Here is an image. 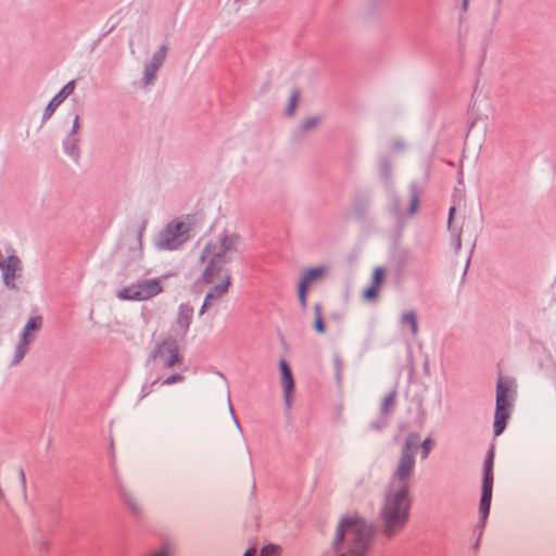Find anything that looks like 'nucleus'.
Wrapping results in <instances>:
<instances>
[{"label": "nucleus", "mask_w": 556, "mask_h": 556, "mask_svg": "<svg viewBox=\"0 0 556 556\" xmlns=\"http://www.w3.org/2000/svg\"><path fill=\"white\" fill-rule=\"evenodd\" d=\"M240 242L241 238L237 232L225 229L204 245L200 256L201 263L205 266L202 280L213 287L205 295L200 314L228 292L230 273L224 265L238 252Z\"/></svg>", "instance_id": "obj_1"}, {"label": "nucleus", "mask_w": 556, "mask_h": 556, "mask_svg": "<svg viewBox=\"0 0 556 556\" xmlns=\"http://www.w3.org/2000/svg\"><path fill=\"white\" fill-rule=\"evenodd\" d=\"M409 509V488L404 484L389 485L379 507V520L386 536L393 538L405 528Z\"/></svg>", "instance_id": "obj_2"}, {"label": "nucleus", "mask_w": 556, "mask_h": 556, "mask_svg": "<svg viewBox=\"0 0 556 556\" xmlns=\"http://www.w3.org/2000/svg\"><path fill=\"white\" fill-rule=\"evenodd\" d=\"M198 225L195 215H184L170 220L157 235L156 248L176 250L190 237V231Z\"/></svg>", "instance_id": "obj_3"}, {"label": "nucleus", "mask_w": 556, "mask_h": 556, "mask_svg": "<svg viewBox=\"0 0 556 556\" xmlns=\"http://www.w3.org/2000/svg\"><path fill=\"white\" fill-rule=\"evenodd\" d=\"M419 442L420 435L417 432H412L406 437L394 467L392 481L389 485L404 484L409 488L408 482L415 472V453L419 447Z\"/></svg>", "instance_id": "obj_4"}, {"label": "nucleus", "mask_w": 556, "mask_h": 556, "mask_svg": "<svg viewBox=\"0 0 556 556\" xmlns=\"http://www.w3.org/2000/svg\"><path fill=\"white\" fill-rule=\"evenodd\" d=\"M43 318L41 315L30 316L18 334V341L13 350L8 353L7 362L10 366H15L22 362L29 345L35 341L37 333L41 330Z\"/></svg>", "instance_id": "obj_5"}, {"label": "nucleus", "mask_w": 556, "mask_h": 556, "mask_svg": "<svg viewBox=\"0 0 556 556\" xmlns=\"http://www.w3.org/2000/svg\"><path fill=\"white\" fill-rule=\"evenodd\" d=\"M163 278L137 280L117 290L116 296L121 301H148L163 291Z\"/></svg>", "instance_id": "obj_6"}, {"label": "nucleus", "mask_w": 556, "mask_h": 556, "mask_svg": "<svg viewBox=\"0 0 556 556\" xmlns=\"http://www.w3.org/2000/svg\"><path fill=\"white\" fill-rule=\"evenodd\" d=\"M513 383L508 379L500 378L496 386V408L494 416V434L503 433L509 417L510 394Z\"/></svg>", "instance_id": "obj_7"}, {"label": "nucleus", "mask_w": 556, "mask_h": 556, "mask_svg": "<svg viewBox=\"0 0 556 556\" xmlns=\"http://www.w3.org/2000/svg\"><path fill=\"white\" fill-rule=\"evenodd\" d=\"M149 359L155 367L172 368L181 363V356L176 340L165 339L155 344L150 352Z\"/></svg>", "instance_id": "obj_8"}, {"label": "nucleus", "mask_w": 556, "mask_h": 556, "mask_svg": "<svg viewBox=\"0 0 556 556\" xmlns=\"http://www.w3.org/2000/svg\"><path fill=\"white\" fill-rule=\"evenodd\" d=\"M0 269L5 286L10 289H16L15 278L22 270V263L11 248H5L3 252L0 250Z\"/></svg>", "instance_id": "obj_9"}, {"label": "nucleus", "mask_w": 556, "mask_h": 556, "mask_svg": "<svg viewBox=\"0 0 556 556\" xmlns=\"http://www.w3.org/2000/svg\"><path fill=\"white\" fill-rule=\"evenodd\" d=\"M493 459L494 453L490 451L484 462V478L482 483V495L480 500V511L485 518L490 510L493 485Z\"/></svg>", "instance_id": "obj_10"}, {"label": "nucleus", "mask_w": 556, "mask_h": 556, "mask_svg": "<svg viewBox=\"0 0 556 556\" xmlns=\"http://www.w3.org/2000/svg\"><path fill=\"white\" fill-rule=\"evenodd\" d=\"M168 52V47L166 45L161 46L152 55L148 64L144 66L143 72V86L151 85L154 79L156 72L163 65Z\"/></svg>", "instance_id": "obj_11"}, {"label": "nucleus", "mask_w": 556, "mask_h": 556, "mask_svg": "<svg viewBox=\"0 0 556 556\" xmlns=\"http://www.w3.org/2000/svg\"><path fill=\"white\" fill-rule=\"evenodd\" d=\"M279 368H280V372H281V380H280L281 387L285 392L286 402L289 405L291 392L294 388L292 372H291V369H290L288 363L285 359H281L279 362Z\"/></svg>", "instance_id": "obj_12"}, {"label": "nucleus", "mask_w": 556, "mask_h": 556, "mask_svg": "<svg viewBox=\"0 0 556 556\" xmlns=\"http://www.w3.org/2000/svg\"><path fill=\"white\" fill-rule=\"evenodd\" d=\"M326 274L327 268L325 266L307 268L304 270L299 283L306 288H309L312 283L325 277Z\"/></svg>", "instance_id": "obj_13"}, {"label": "nucleus", "mask_w": 556, "mask_h": 556, "mask_svg": "<svg viewBox=\"0 0 556 556\" xmlns=\"http://www.w3.org/2000/svg\"><path fill=\"white\" fill-rule=\"evenodd\" d=\"M193 316L192 307L188 305H181L177 316V327L180 332H186L191 324Z\"/></svg>", "instance_id": "obj_14"}, {"label": "nucleus", "mask_w": 556, "mask_h": 556, "mask_svg": "<svg viewBox=\"0 0 556 556\" xmlns=\"http://www.w3.org/2000/svg\"><path fill=\"white\" fill-rule=\"evenodd\" d=\"M64 101L63 98H60V93H56L51 101L48 103L43 111V119L50 118L54 111L61 105V103Z\"/></svg>", "instance_id": "obj_15"}, {"label": "nucleus", "mask_w": 556, "mask_h": 556, "mask_svg": "<svg viewBox=\"0 0 556 556\" xmlns=\"http://www.w3.org/2000/svg\"><path fill=\"white\" fill-rule=\"evenodd\" d=\"M401 320L404 325L409 326L412 333L416 336L418 333L417 317L414 312H408L402 315Z\"/></svg>", "instance_id": "obj_16"}, {"label": "nucleus", "mask_w": 556, "mask_h": 556, "mask_svg": "<svg viewBox=\"0 0 556 556\" xmlns=\"http://www.w3.org/2000/svg\"><path fill=\"white\" fill-rule=\"evenodd\" d=\"M386 280V270L382 267H376L372 271L371 283L376 287H381Z\"/></svg>", "instance_id": "obj_17"}, {"label": "nucleus", "mask_w": 556, "mask_h": 556, "mask_svg": "<svg viewBox=\"0 0 556 556\" xmlns=\"http://www.w3.org/2000/svg\"><path fill=\"white\" fill-rule=\"evenodd\" d=\"M379 289H380L379 287L370 285L368 288H366L363 291V295H362L363 300L367 301V302L376 301L379 296Z\"/></svg>", "instance_id": "obj_18"}, {"label": "nucleus", "mask_w": 556, "mask_h": 556, "mask_svg": "<svg viewBox=\"0 0 556 556\" xmlns=\"http://www.w3.org/2000/svg\"><path fill=\"white\" fill-rule=\"evenodd\" d=\"M379 289H380L379 287L370 285L368 288H366L363 291V295H362L363 300L367 301V302L376 301L379 296Z\"/></svg>", "instance_id": "obj_19"}, {"label": "nucleus", "mask_w": 556, "mask_h": 556, "mask_svg": "<svg viewBox=\"0 0 556 556\" xmlns=\"http://www.w3.org/2000/svg\"><path fill=\"white\" fill-rule=\"evenodd\" d=\"M419 446L421 447V458L426 459L434 446V441L431 438H427L419 442Z\"/></svg>", "instance_id": "obj_20"}, {"label": "nucleus", "mask_w": 556, "mask_h": 556, "mask_svg": "<svg viewBox=\"0 0 556 556\" xmlns=\"http://www.w3.org/2000/svg\"><path fill=\"white\" fill-rule=\"evenodd\" d=\"M307 290H308V288L299 283L298 295H299L300 304L303 308H306V306H307Z\"/></svg>", "instance_id": "obj_21"}, {"label": "nucleus", "mask_w": 556, "mask_h": 556, "mask_svg": "<svg viewBox=\"0 0 556 556\" xmlns=\"http://www.w3.org/2000/svg\"><path fill=\"white\" fill-rule=\"evenodd\" d=\"M75 90V81L71 80L68 81L58 93H60V98H63L64 100L71 96Z\"/></svg>", "instance_id": "obj_22"}, {"label": "nucleus", "mask_w": 556, "mask_h": 556, "mask_svg": "<svg viewBox=\"0 0 556 556\" xmlns=\"http://www.w3.org/2000/svg\"><path fill=\"white\" fill-rule=\"evenodd\" d=\"M184 380H185V377L182 375L174 374V375H170V376L166 377L162 381V386H169V384H174V383H181Z\"/></svg>", "instance_id": "obj_23"}, {"label": "nucleus", "mask_w": 556, "mask_h": 556, "mask_svg": "<svg viewBox=\"0 0 556 556\" xmlns=\"http://www.w3.org/2000/svg\"><path fill=\"white\" fill-rule=\"evenodd\" d=\"M279 547L276 545H266L261 549L260 556H278Z\"/></svg>", "instance_id": "obj_24"}, {"label": "nucleus", "mask_w": 556, "mask_h": 556, "mask_svg": "<svg viewBox=\"0 0 556 556\" xmlns=\"http://www.w3.org/2000/svg\"><path fill=\"white\" fill-rule=\"evenodd\" d=\"M319 123V118L318 117H308L306 118L303 124H302V128L304 130H308V129H312L314 127H316Z\"/></svg>", "instance_id": "obj_25"}, {"label": "nucleus", "mask_w": 556, "mask_h": 556, "mask_svg": "<svg viewBox=\"0 0 556 556\" xmlns=\"http://www.w3.org/2000/svg\"><path fill=\"white\" fill-rule=\"evenodd\" d=\"M17 475H18L22 492H23V494L25 496L26 495V476H25L24 469L20 467L17 469Z\"/></svg>", "instance_id": "obj_26"}, {"label": "nucleus", "mask_w": 556, "mask_h": 556, "mask_svg": "<svg viewBox=\"0 0 556 556\" xmlns=\"http://www.w3.org/2000/svg\"><path fill=\"white\" fill-rule=\"evenodd\" d=\"M127 504L135 514H139L141 511V505L136 498H128Z\"/></svg>", "instance_id": "obj_27"}, {"label": "nucleus", "mask_w": 556, "mask_h": 556, "mask_svg": "<svg viewBox=\"0 0 556 556\" xmlns=\"http://www.w3.org/2000/svg\"><path fill=\"white\" fill-rule=\"evenodd\" d=\"M314 329L318 333H324L325 332V324H324L323 317H315Z\"/></svg>", "instance_id": "obj_28"}, {"label": "nucleus", "mask_w": 556, "mask_h": 556, "mask_svg": "<svg viewBox=\"0 0 556 556\" xmlns=\"http://www.w3.org/2000/svg\"><path fill=\"white\" fill-rule=\"evenodd\" d=\"M500 15H501V8L500 5L497 4L496 7H494L490 13V18H491V23L492 25H494L498 18H500Z\"/></svg>", "instance_id": "obj_29"}, {"label": "nucleus", "mask_w": 556, "mask_h": 556, "mask_svg": "<svg viewBox=\"0 0 556 556\" xmlns=\"http://www.w3.org/2000/svg\"><path fill=\"white\" fill-rule=\"evenodd\" d=\"M296 102H298V93L296 92H293L290 97V100H289V105H288V113L289 114H292L295 110V106H296Z\"/></svg>", "instance_id": "obj_30"}, {"label": "nucleus", "mask_w": 556, "mask_h": 556, "mask_svg": "<svg viewBox=\"0 0 556 556\" xmlns=\"http://www.w3.org/2000/svg\"><path fill=\"white\" fill-rule=\"evenodd\" d=\"M418 208V199L416 195H413L412 199H410V206H409V210L407 212V216H412L416 213Z\"/></svg>", "instance_id": "obj_31"}, {"label": "nucleus", "mask_w": 556, "mask_h": 556, "mask_svg": "<svg viewBox=\"0 0 556 556\" xmlns=\"http://www.w3.org/2000/svg\"><path fill=\"white\" fill-rule=\"evenodd\" d=\"M395 402V393H391L388 396H386L383 401V409L387 410L389 407H392Z\"/></svg>", "instance_id": "obj_32"}, {"label": "nucleus", "mask_w": 556, "mask_h": 556, "mask_svg": "<svg viewBox=\"0 0 556 556\" xmlns=\"http://www.w3.org/2000/svg\"><path fill=\"white\" fill-rule=\"evenodd\" d=\"M79 130V116L76 115L75 118H74V122H73V127H72V131L74 134L78 132Z\"/></svg>", "instance_id": "obj_33"}, {"label": "nucleus", "mask_w": 556, "mask_h": 556, "mask_svg": "<svg viewBox=\"0 0 556 556\" xmlns=\"http://www.w3.org/2000/svg\"><path fill=\"white\" fill-rule=\"evenodd\" d=\"M315 317H321V305L319 303L314 305Z\"/></svg>", "instance_id": "obj_34"}, {"label": "nucleus", "mask_w": 556, "mask_h": 556, "mask_svg": "<svg viewBox=\"0 0 556 556\" xmlns=\"http://www.w3.org/2000/svg\"><path fill=\"white\" fill-rule=\"evenodd\" d=\"M146 229V223H143L140 227V230H139V233H138V238H139V242L141 243V237H142V233Z\"/></svg>", "instance_id": "obj_35"}, {"label": "nucleus", "mask_w": 556, "mask_h": 556, "mask_svg": "<svg viewBox=\"0 0 556 556\" xmlns=\"http://www.w3.org/2000/svg\"><path fill=\"white\" fill-rule=\"evenodd\" d=\"M255 555V549L254 548H251V549H248L243 556H254Z\"/></svg>", "instance_id": "obj_36"}, {"label": "nucleus", "mask_w": 556, "mask_h": 556, "mask_svg": "<svg viewBox=\"0 0 556 556\" xmlns=\"http://www.w3.org/2000/svg\"><path fill=\"white\" fill-rule=\"evenodd\" d=\"M455 213V207H451L450 208V217H448V225H451V220H452V217H453V214Z\"/></svg>", "instance_id": "obj_37"}, {"label": "nucleus", "mask_w": 556, "mask_h": 556, "mask_svg": "<svg viewBox=\"0 0 556 556\" xmlns=\"http://www.w3.org/2000/svg\"><path fill=\"white\" fill-rule=\"evenodd\" d=\"M459 247H460V237L458 236L457 237V249H459Z\"/></svg>", "instance_id": "obj_38"}]
</instances>
